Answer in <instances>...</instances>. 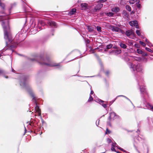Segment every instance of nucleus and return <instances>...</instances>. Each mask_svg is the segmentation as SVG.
I'll use <instances>...</instances> for the list:
<instances>
[{"label": "nucleus", "instance_id": "57", "mask_svg": "<svg viewBox=\"0 0 153 153\" xmlns=\"http://www.w3.org/2000/svg\"><path fill=\"white\" fill-rule=\"evenodd\" d=\"M136 26V27L137 28H138L137 25V26Z\"/></svg>", "mask_w": 153, "mask_h": 153}, {"label": "nucleus", "instance_id": "2", "mask_svg": "<svg viewBox=\"0 0 153 153\" xmlns=\"http://www.w3.org/2000/svg\"><path fill=\"white\" fill-rule=\"evenodd\" d=\"M4 22H2V26L4 30V38L6 40H7L8 42H6L7 45L8 43H11L13 40L12 34L9 26L6 27L4 25Z\"/></svg>", "mask_w": 153, "mask_h": 153}, {"label": "nucleus", "instance_id": "6", "mask_svg": "<svg viewBox=\"0 0 153 153\" xmlns=\"http://www.w3.org/2000/svg\"><path fill=\"white\" fill-rule=\"evenodd\" d=\"M140 88L142 93L143 94H147L145 86L144 85L141 86L140 87Z\"/></svg>", "mask_w": 153, "mask_h": 153}, {"label": "nucleus", "instance_id": "51", "mask_svg": "<svg viewBox=\"0 0 153 153\" xmlns=\"http://www.w3.org/2000/svg\"><path fill=\"white\" fill-rule=\"evenodd\" d=\"M87 42L88 43V42H89V40L88 39V40H87Z\"/></svg>", "mask_w": 153, "mask_h": 153}, {"label": "nucleus", "instance_id": "47", "mask_svg": "<svg viewBox=\"0 0 153 153\" xmlns=\"http://www.w3.org/2000/svg\"><path fill=\"white\" fill-rule=\"evenodd\" d=\"M94 93V92L93 91H91V93H90V94H92Z\"/></svg>", "mask_w": 153, "mask_h": 153}, {"label": "nucleus", "instance_id": "13", "mask_svg": "<svg viewBox=\"0 0 153 153\" xmlns=\"http://www.w3.org/2000/svg\"><path fill=\"white\" fill-rule=\"evenodd\" d=\"M88 4H87L84 3L81 4V6L82 10H85L87 8Z\"/></svg>", "mask_w": 153, "mask_h": 153}, {"label": "nucleus", "instance_id": "48", "mask_svg": "<svg viewBox=\"0 0 153 153\" xmlns=\"http://www.w3.org/2000/svg\"><path fill=\"white\" fill-rule=\"evenodd\" d=\"M111 150L112 151H114V150H115V149L114 148H111Z\"/></svg>", "mask_w": 153, "mask_h": 153}, {"label": "nucleus", "instance_id": "19", "mask_svg": "<svg viewBox=\"0 0 153 153\" xmlns=\"http://www.w3.org/2000/svg\"><path fill=\"white\" fill-rule=\"evenodd\" d=\"M105 87L106 89H108L109 88V83L108 82L107 80L105 79Z\"/></svg>", "mask_w": 153, "mask_h": 153}, {"label": "nucleus", "instance_id": "8", "mask_svg": "<svg viewBox=\"0 0 153 153\" xmlns=\"http://www.w3.org/2000/svg\"><path fill=\"white\" fill-rule=\"evenodd\" d=\"M6 15V14H4V15H2V16H0V21H2V22H4V26H5V23H6V22L3 21L4 20H7V16H5V15Z\"/></svg>", "mask_w": 153, "mask_h": 153}, {"label": "nucleus", "instance_id": "3", "mask_svg": "<svg viewBox=\"0 0 153 153\" xmlns=\"http://www.w3.org/2000/svg\"><path fill=\"white\" fill-rule=\"evenodd\" d=\"M109 118L110 120L112 121L115 119L118 118H119V116L117 115L115 113L112 112L110 113Z\"/></svg>", "mask_w": 153, "mask_h": 153}, {"label": "nucleus", "instance_id": "58", "mask_svg": "<svg viewBox=\"0 0 153 153\" xmlns=\"http://www.w3.org/2000/svg\"><path fill=\"white\" fill-rule=\"evenodd\" d=\"M139 59L140 60V59H140V58H139Z\"/></svg>", "mask_w": 153, "mask_h": 153}, {"label": "nucleus", "instance_id": "17", "mask_svg": "<svg viewBox=\"0 0 153 153\" xmlns=\"http://www.w3.org/2000/svg\"><path fill=\"white\" fill-rule=\"evenodd\" d=\"M132 30H128L126 31V34L128 37H130L132 34Z\"/></svg>", "mask_w": 153, "mask_h": 153}, {"label": "nucleus", "instance_id": "22", "mask_svg": "<svg viewBox=\"0 0 153 153\" xmlns=\"http://www.w3.org/2000/svg\"><path fill=\"white\" fill-rule=\"evenodd\" d=\"M120 45L121 47L124 49L126 48L127 47V46L126 45L122 43H120Z\"/></svg>", "mask_w": 153, "mask_h": 153}, {"label": "nucleus", "instance_id": "25", "mask_svg": "<svg viewBox=\"0 0 153 153\" xmlns=\"http://www.w3.org/2000/svg\"><path fill=\"white\" fill-rule=\"evenodd\" d=\"M113 46V45L111 44H109L106 46V49H109L111 48Z\"/></svg>", "mask_w": 153, "mask_h": 153}, {"label": "nucleus", "instance_id": "5", "mask_svg": "<svg viewBox=\"0 0 153 153\" xmlns=\"http://www.w3.org/2000/svg\"><path fill=\"white\" fill-rule=\"evenodd\" d=\"M20 84L21 86H22L24 87L26 86L27 84L26 79V78H24L21 80Z\"/></svg>", "mask_w": 153, "mask_h": 153}, {"label": "nucleus", "instance_id": "32", "mask_svg": "<svg viewBox=\"0 0 153 153\" xmlns=\"http://www.w3.org/2000/svg\"><path fill=\"white\" fill-rule=\"evenodd\" d=\"M107 15L108 16H112L113 15L114 13H113L109 12L108 13H107Z\"/></svg>", "mask_w": 153, "mask_h": 153}, {"label": "nucleus", "instance_id": "46", "mask_svg": "<svg viewBox=\"0 0 153 153\" xmlns=\"http://www.w3.org/2000/svg\"><path fill=\"white\" fill-rule=\"evenodd\" d=\"M148 105H149V106H150V108H151V107H152V106H152V105H150L149 104H148Z\"/></svg>", "mask_w": 153, "mask_h": 153}, {"label": "nucleus", "instance_id": "18", "mask_svg": "<svg viewBox=\"0 0 153 153\" xmlns=\"http://www.w3.org/2000/svg\"><path fill=\"white\" fill-rule=\"evenodd\" d=\"M76 9L75 8L72 9L69 12V14L70 15L74 14L76 12Z\"/></svg>", "mask_w": 153, "mask_h": 153}, {"label": "nucleus", "instance_id": "40", "mask_svg": "<svg viewBox=\"0 0 153 153\" xmlns=\"http://www.w3.org/2000/svg\"><path fill=\"white\" fill-rule=\"evenodd\" d=\"M134 46H135V47L137 48H139V47H140V45L138 44H135L134 45Z\"/></svg>", "mask_w": 153, "mask_h": 153}, {"label": "nucleus", "instance_id": "50", "mask_svg": "<svg viewBox=\"0 0 153 153\" xmlns=\"http://www.w3.org/2000/svg\"><path fill=\"white\" fill-rule=\"evenodd\" d=\"M30 125L31 126H32V124H33V123L32 122H31V123L30 124Z\"/></svg>", "mask_w": 153, "mask_h": 153}, {"label": "nucleus", "instance_id": "9", "mask_svg": "<svg viewBox=\"0 0 153 153\" xmlns=\"http://www.w3.org/2000/svg\"><path fill=\"white\" fill-rule=\"evenodd\" d=\"M48 24L51 27H57V24L56 23L54 22V21H50L48 22H47Z\"/></svg>", "mask_w": 153, "mask_h": 153}, {"label": "nucleus", "instance_id": "35", "mask_svg": "<svg viewBox=\"0 0 153 153\" xmlns=\"http://www.w3.org/2000/svg\"><path fill=\"white\" fill-rule=\"evenodd\" d=\"M145 49L146 51H147L149 52H152L153 51L152 50H151L149 48L146 47Z\"/></svg>", "mask_w": 153, "mask_h": 153}, {"label": "nucleus", "instance_id": "37", "mask_svg": "<svg viewBox=\"0 0 153 153\" xmlns=\"http://www.w3.org/2000/svg\"><path fill=\"white\" fill-rule=\"evenodd\" d=\"M110 72L108 71H106L105 72V74L106 75L108 76Z\"/></svg>", "mask_w": 153, "mask_h": 153}, {"label": "nucleus", "instance_id": "16", "mask_svg": "<svg viewBox=\"0 0 153 153\" xmlns=\"http://www.w3.org/2000/svg\"><path fill=\"white\" fill-rule=\"evenodd\" d=\"M129 24L132 26H137V21H132L129 22Z\"/></svg>", "mask_w": 153, "mask_h": 153}, {"label": "nucleus", "instance_id": "15", "mask_svg": "<svg viewBox=\"0 0 153 153\" xmlns=\"http://www.w3.org/2000/svg\"><path fill=\"white\" fill-rule=\"evenodd\" d=\"M122 14L125 16V17H124L125 18H128L129 17V13L125 10H123V11Z\"/></svg>", "mask_w": 153, "mask_h": 153}, {"label": "nucleus", "instance_id": "42", "mask_svg": "<svg viewBox=\"0 0 153 153\" xmlns=\"http://www.w3.org/2000/svg\"><path fill=\"white\" fill-rule=\"evenodd\" d=\"M119 149L121 150V151H122L123 152H126V151L124 149H123L120 148V147L119 148Z\"/></svg>", "mask_w": 153, "mask_h": 153}, {"label": "nucleus", "instance_id": "26", "mask_svg": "<svg viewBox=\"0 0 153 153\" xmlns=\"http://www.w3.org/2000/svg\"><path fill=\"white\" fill-rule=\"evenodd\" d=\"M137 53L139 54H142L143 53V51L140 49H137Z\"/></svg>", "mask_w": 153, "mask_h": 153}, {"label": "nucleus", "instance_id": "10", "mask_svg": "<svg viewBox=\"0 0 153 153\" xmlns=\"http://www.w3.org/2000/svg\"><path fill=\"white\" fill-rule=\"evenodd\" d=\"M121 52V51L120 50H112L111 53H113L115 55H117L120 53Z\"/></svg>", "mask_w": 153, "mask_h": 153}, {"label": "nucleus", "instance_id": "54", "mask_svg": "<svg viewBox=\"0 0 153 153\" xmlns=\"http://www.w3.org/2000/svg\"><path fill=\"white\" fill-rule=\"evenodd\" d=\"M119 96H123V97H124V96H123V95H120V96H118V97H119Z\"/></svg>", "mask_w": 153, "mask_h": 153}, {"label": "nucleus", "instance_id": "21", "mask_svg": "<svg viewBox=\"0 0 153 153\" xmlns=\"http://www.w3.org/2000/svg\"><path fill=\"white\" fill-rule=\"evenodd\" d=\"M87 27L89 32H92L94 30L92 27L88 25L87 26Z\"/></svg>", "mask_w": 153, "mask_h": 153}, {"label": "nucleus", "instance_id": "43", "mask_svg": "<svg viewBox=\"0 0 153 153\" xmlns=\"http://www.w3.org/2000/svg\"><path fill=\"white\" fill-rule=\"evenodd\" d=\"M137 6L138 8H140L141 7V5L140 4H137Z\"/></svg>", "mask_w": 153, "mask_h": 153}, {"label": "nucleus", "instance_id": "38", "mask_svg": "<svg viewBox=\"0 0 153 153\" xmlns=\"http://www.w3.org/2000/svg\"><path fill=\"white\" fill-rule=\"evenodd\" d=\"M4 73V71L0 69V75L3 74Z\"/></svg>", "mask_w": 153, "mask_h": 153}, {"label": "nucleus", "instance_id": "24", "mask_svg": "<svg viewBox=\"0 0 153 153\" xmlns=\"http://www.w3.org/2000/svg\"><path fill=\"white\" fill-rule=\"evenodd\" d=\"M126 9L128 11L130 12L131 11V7L129 5H126Z\"/></svg>", "mask_w": 153, "mask_h": 153}, {"label": "nucleus", "instance_id": "1", "mask_svg": "<svg viewBox=\"0 0 153 153\" xmlns=\"http://www.w3.org/2000/svg\"><path fill=\"white\" fill-rule=\"evenodd\" d=\"M32 61L36 60L41 65H45L51 67H58L60 66V63H56L51 61L49 57H44L42 55H40L36 57L35 59H30Z\"/></svg>", "mask_w": 153, "mask_h": 153}, {"label": "nucleus", "instance_id": "39", "mask_svg": "<svg viewBox=\"0 0 153 153\" xmlns=\"http://www.w3.org/2000/svg\"><path fill=\"white\" fill-rule=\"evenodd\" d=\"M142 54L143 56H147L148 55L146 53H143H143Z\"/></svg>", "mask_w": 153, "mask_h": 153}, {"label": "nucleus", "instance_id": "30", "mask_svg": "<svg viewBox=\"0 0 153 153\" xmlns=\"http://www.w3.org/2000/svg\"><path fill=\"white\" fill-rule=\"evenodd\" d=\"M97 29L98 31L101 32V28L100 26H97Z\"/></svg>", "mask_w": 153, "mask_h": 153}, {"label": "nucleus", "instance_id": "36", "mask_svg": "<svg viewBox=\"0 0 153 153\" xmlns=\"http://www.w3.org/2000/svg\"><path fill=\"white\" fill-rule=\"evenodd\" d=\"M0 6H1L3 9H4L5 7V5L3 3L0 2Z\"/></svg>", "mask_w": 153, "mask_h": 153}, {"label": "nucleus", "instance_id": "27", "mask_svg": "<svg viewBox=\"0 0 153 153\" xmlns=\"http://www.w3.org/2000/svg\"><path fill=\"white\" fill-rule=\"evenodd\" d=\"M93 100V98L92 97L91 95H90L89 96V97L88 100V101L89 102H91Z\"/></svg>", "mask_w": 153, "mask_h": 153}, {"label": "nucleus", "instance_id": "45", "mask_svg": "<svg viewBox=\"0 0 153 153\" xmlns=\"http://www.w3.org/2000/svg\"><path fill=\"white\" fill-rule=\"evenodd\" d=\"M99 102H100V103H103L104 102V101L101 100H100L99 101Z\"/></svg>", "mask_w": 153, "mask_h": 153}, {"label": "nucleus", "instance_id": "28", "mask_svg": "<svg viewBox=\"0 0 153 153\" xmlns=\"http://www.w3.org/2000/svg\"><path fill=\"white\" fill-rule=\"evenodd\" d=\"M132 33V34H131V35L132 36H133V37H130L129 38L131 39H133V37H135L136 35H135V33H134V32L133 30H132V33Z\"/></svg>", "mask_w": 153, "mask_h": 153}, {"label": "nucleus", "instance_id": "7", "mask_svg": "<svg viewBox=\"0 0 153 153\" xmlns=\"http://www.w3.org/2000/svg\"><path fill=\"white\" fill-rule=\"evenodd\" d=\"M28 92L32 98V99L36 102V98L32 90H30L28 91Z\"/></svg>", "mask_w": 153, "mask_h": 153}, {"label": "nucleus", "instance_id": "41", "mask_svg": "<svg viewBox=\"0 0 153 153\" xmlns=\"http://www.w3.org/2000/svg\"><path fill=\"white\" fill-rule=\"evenodd\" d=\"M102 105L105 108H106L107 107V105L106 104H102Z\"/></svg>", "mask_w": 153, "mask_h": 153}, {"label": "nucleus", "instance_id": "44", "mask_svg": "<svg viewBox=\"0 0 153 153\" xmlns=\"http://www.w3.org/2000/svg\"><path fill=\"white\" fill-rule=\"evenodd\" d=\"M107 0H100L99 1L100 2H105L106 1H107Z\"/></svg>", "mask_w": 153, "mask_h": 153}, {"label": "nucleus", "instance_id": "33", "mask_svg": "<svg viewBox=\"0 0 153 153\" xmlns=\"http://www.w3.org/2000/svg\"><path fill=\"white\" fill-rule=\"evenodd\" d=\"M135 1L134 0H130L129 2L131 4H133L135 3Z\"/></svg>", "mask_w": 153, "mask_h": 153}, {"label": "nucleus", "instance_id": "34", "mask_svg": "<svg viewBox=\"0 0 153 153\" xmlns=\"http://www.w3.org/2000/svg\"><path fill=\"white\" fill-rule=\"evenodd\" d=\"M136 33L138 36H140V30H137L136 31Z\"/></svg>", "mask_w": 153, "mask_h": 153}, {"label": "nucleus", "instance_id": "11", "mask_svg": "<svg viewBox=\"0 0 153 153\" xmlns=\"http://www.w3.org/2000/svg\"><path fill=\"white\" fill-rule=\"evenodd\" d=\"M103 6V4H99L97 5L94 7V10L97 11V10H100Z\"/></svg>", "mask_w": 153, "mask_h": 153}, {"label": "nucleus", "instance_id": "31", "mask_svg": "<svg viewBox=\"0 0 153 153\" xmlns=\"http://www.w3.org/2000/svg\"><path fill=\"white\" fill-rule=\"evenodd\" d=\"M139 42L143 46H146V44L144 42L140 41Z\"/></svg>", "mask_w": 153, "mask_h": 153}, {"label": "nucleus", "instance_id": "53", "mask_svg": "<svg viewBox=\"0 0 153 153\" xmlns=\"http://www.w3.org/2000/svg\"><path fill=\"white\" fill-rule=\"evenodd\" d=\"M5 78H8V76H5Z\"/></svg>", "mask_w": 153, "mask_h": 153}, {"label": "nucleus", "instance_id": "4", "mask_svg": "<svg viewBox=\"0 0 153 153\" xmlns=\"http://www.w3.org/2000/svg\"><path fill=\"white\" fill-rule=\"evenodd\" d=\"M111 29L113 31L120 32L123 31L119 27L114 26H111Z\"/></svg>", "mask_w": 153, "mask_h": 153}, {"label": "nucleus", "instance_id": "12", "mask_svg": "<svg viewBox=\"0 0 153 153\" xmlns=\"http://www.w3.org/2000/svg\"><path fill=\"white\" fill-rule=\"evenodd\" d=\"M136 70L137 71H141L142 70L141 66L140 64H138L135 66Z\"/></svg>", "mask_w": 153, "mask_h": 153}, {"label": "nucleus", "instance_id": "55", "mask_svg": "<svg viewBox=\"0 0 153 153\" xmlns=\"http://www.w3.org/2000/svg\"><path fill=\"white\" fill-rule=\"evenodd\" d=\"M148 41V40L147 39H146V42H147Z\"/></svg>", "mask_w": 153, "mask_h": 153}, {"label": "nucleus", "instance_id": "56", "mask_svg": "<svg viewBox=\"0 0 153 153\" xmlns=\"http://www.w3.org/2000/svg\"><path fill=\"white\" fill-rule=\"evenodd\" d=\"M6 22H7V23H8V21H6Z\"/></svg>", "mask_w": 153, "mask_h": 153}, {"label": "nucleus", "instance_id": "14", "mask_svg": "<svg viewBox=\"0 0 153 153\" xmlns=\"http://www.w3.org/2000/svg\"><path fill=\"white\" fill-rule=\"evenodd\" d=\"M36 106L35 107V110L36 112H38L39 115H41V111L39 106L37 105V103L36 102Z\"/></svg>", "mask_w": 153, "mask_h": 153}, {"label": "nucleus", "instance_id": "52", "mask_svg": "<svg viewBox=\"0 0 153 153\" xmlns=\"http://www.w3.org/2000/svg\"><path fill=\"white\" fill-rule=\"evenodd\" d=\"M98 48H96L94 49V50H93V51H94L95 50H96V49H97Z\"/></svg>", "mask_w": 153, "mask_h": 153}, {"label": "nucleus", "instance_id": "23", "mask_svg": "<svg viewBox=\"0 0 153 153\" xmlns=\"http://www.w3.org/2000/svg\"><path fill=\"white\" fill-rule=\"evenodd\" d=\"M127 43L128 45L130 46H132L133 44L132 41L131 40H128L127 41Z\"/></svg>", "mask_w": 153, "mask_h": 153}, {"label": "nucleus", "instance_id": "49", "mask_svg": "<svg viewBox=\"0 0 153 153\" xmlns=\"http://www.w3.org/2000/svg\"><path fill=\"white\" fill-rule=\"evenodd\" d=\"M151 108L152 110L153 111V106H152V107H151Z\"/></svg>", "mask_w": 153, "mask_h": 153}, {"label": "nucleus", "instance_id": "29", "mask_svg": "<svg viewBox=\"0 0 153 153\" xmlns=\"http://www.w3.org/2000/svg\"><path fill=\"white\" fill-rule=\"evenodd\" d=\"M111 132V131L110 130H109L108 128H107L106 129V131L105 132V134H110Z\"/></svg>", "mask_w": 153, "mask_h": 153}, {"label": "nucleus", "instance_id": "20", "mask_svg": "<svg viewBox=\"0 0 153 153\" xmlns=\"http://www.w3.org/2000/svg\"><path fill=\"white\" fill-rule=\"evenodd\" d=\"M119 10V8L118 7H115L114 8H113L112 9V11L113 12H118Z\"/></svg>", "mask_w": 153, "mask_h": 153}]
</instances>
